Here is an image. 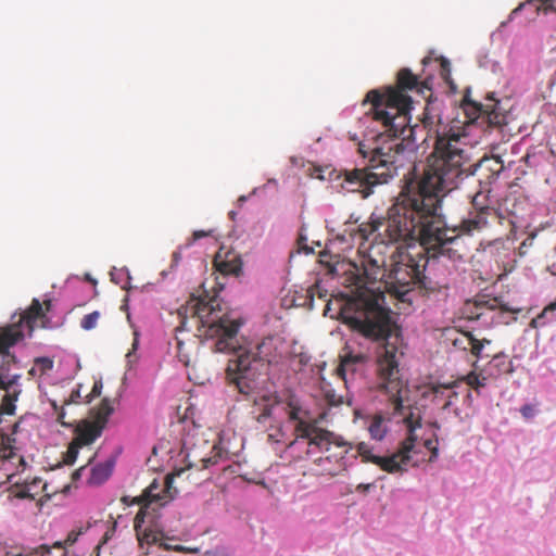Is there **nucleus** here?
Wrapping results in <instances>:
<instances>
[{
    "label": "nucleus",
    "instance_id": "nucleus-4",
    "mask_svg": "<svg viewBox=\"0 0 556 556\" xmlns=\"http://www.w3.org/2000/svg\"><path fill=\"white\" fill-rule=\"evenodd\" d=\"M382 299L383 294L379 293L367 301L346 302L339 312V318L353 331L379 343L377 366L380 388L389 395L394 413L402 414L404 396L408 390L399 368L400 334L391 311L379 303Z\"/></svg>",
    "mask_w": 556,
    "mask_h": 556
},
{
    "label": "nucleus",
    "instance_id": "nucleus-33",
    "mask_svg": "<svg viewBox=\"0 0 556 556\" xmlns=\"http://www.w3.org/2000/svg\"><path fill=\"white\" fill-rule=\"evenodd\" d=\"M51 405L58 415V417H56L58 422H60L63 427H66V428L72 427L73 424L65 420V417H66L65 406L66 405L63 404L61 406H58L55 401L51 402Z\"/></svg>",
    "mask_w": 556,
    "mask_h": 556
},
{
    "label": "nucleus",
    "instance_id": "nucleus-13",
    "mask_svg": "<svg viewBox=\"0 0 556 556\" xmlns=\"http://www.w3.org/2000/svg\"><path fill=\"white\" fill-rule=\"evenodd\" d=\"M185 469H179L170 475H167L164 479L163 488L161 489L160 483L156 480L143 491L142 495L138 498V503H144V506H148L151 503H160L164 505L174 498L176 490L174 493L172 492L173 480L176 476H180Z\"/></svg>",
    "mask_w": 556,
    "mask_h": 556
},
{
    "label": "nucleus",
    "instance_id": "nucleus-17",
    "mask_svg": "<svg viewBox=\"0 0 556 556\" xmlns=\"http://www.w3.org/2000/svg\"><path fill=\"white\" fill-rule=\"evenodd\" d=\"M213 264L216 271L224 276H239L242 270V261L240 256L232 251L219 250L214 257Z\"/></svg>",
    "mask_w": 556,
    "mask_h": 556
},
{
    "label": "nucleus",
    "instance_id": "nucleus-56",
    "mask_svg": "<svg viewBox=\"0 0 556 556\" xmlns=\"http://www.w3.org/2000/svg\"><path fill=\"white\" fill-rule=\"evenodd\" d=\"M29 374H30V375H34V374H35V368H31V369L29 370Z\"/></svg>",
    "mask_w": 556,
    "mask_h": 556
},
{
    "label": "nucleus",
    "instance_id": "nucleus-26",
    "mask_svg": "<svg viewBox=\"0 0 556 556\" xmlns=\"http://www.w3.org/2000/svg\"><path fill=\"white\" fill-rule=\"evenodd\" d=\"M488 378L489 376L478 374L473 370L467 374L466 376L462 377L460 381H464L471 389L479 392L481 388H484L486 386Z\"/></svg>",
    "mask_w": 556,
    "mask_h": 556
},
{
    "label": "nucleus",
    "instance_id": "nucleus-27",
    "mask_svg": "<svg viewBox=\"0 0 556 556\" xmlns=\"http://www.w3.org/2000/svg\"><path fill=\"white\" fill-rule=\"evenodd\" d=\"M363 361L362 355H353V354H345L341 358L340 366L338 367L337 371L339 376H341L345 380V372L346 371H354L355 364Z\"/></svg>",
    "mask_w": 556,
    "mask_h": 556
},
{
    "label": "nucleus",
    "instance_id": "nucleus-25",
    "mask_svg": "<svg viewBox=\"0 0 556 556\" xmlns=\"http://www.w3.org/2000/svg\"><path fill=\"white\" fill-rule=\"evenodd\" d=\"M113 471V464L110 462L98 464L91 468L89 483L99 485L106 481Z\"/></svg>",
    "mask_w": 556,
    "mask_h": 556
},
{
    "label": "nucleus",
    "instance_id": "nucleus-2",
    "mask_svg": "<svg viewBox=\"0 0 556 556\" xmlns=\"http://www.w3.org/2000/svg\"><path fill=\"white\" fill-rule=\"evenodd\" d=\"M425 89L430 90L427 83L420 81L417 75L404 67L397 72L395 86L367 92L362 102L363 106L369 105L365 115L381 124L388 137L401 138L402 141L392 140L370 149L361 143L358 152L368 161L363 167L345 169L341 174L343 188L350 192H358L366 199L374 193L375 187L389 182L397 175L399 168L405 162L403 141H415L414 132L417 127L409 125L413 101L406 92L416 90L424 93Z\"/></svg>",
    "mask_w": 556,
    "mask_h": 556
},
{
    "label": "nucleus",
    "instance_id": "nucleus-16",
    "mask_svg": "<svg viewBox=\"0 0 556 556\" xmlns=\"http://www.w3.org/2000/svg\"><path fill=\"white\" fill-rule=\"evenodd\" d=\"M388 275V269L384 268V262L369 257L363 262V274L356 277L355 285L362 288L367 283H374L378 280L384 283Z\"/></svg>",
    "mask_w": 556,
    "mask_h": 556
},
{
    "label": "nucleus",
    "instance_id": "nucleus-12",
    "mask_svg": "<svg viewBox=\"0 0 556 556\" xmlns=\"http://www.w3.org/2000/svg\"><path fill=\"white\" fill-rule=\"evenodd\" d=\"M146 517V507H141L139 511L137 513L135 519H134V528L136 531V535L139 542L140 547L143 546V544L151 545V544H159L160 547H162L165 551H176V552H185L187 548H185L181 545L170 546L163 542L164 533L159 530H154L152 528H142V525L144 522Z\"/></svg>",
    "mask_w": 556,
    "mask_h": 556
},
{
    "label": "nucleus",
    "instance_id": "nucleus-5",
    "mask_svg": "<svg viewBox=\"0 0 556 556\" xmlns=\"http://www.w3.org/2000/svg\"><path fill=\"white\" fill-rule=\"evenodd\" d=\"M377 223L387 222L386 217L370 216L368 223L361 225L350 224L338 238L346 243L358 242L362 245L371 236L375 240L382 244H391L399 242L414 241L418 244H408L407 247H397L396 252L391 256L390 268L384 280L386 290L393 294L402 302L412 303L414 301V289L421 269H426L429 257H438L442 255L437 249L426 248L417 236H409L397 240H388L387 237L381 235L382 227L379 226L370 232H363L365 226L376 225Z\"/></svg>",
    "mask_w": 556,
    "mask_h": 556
},
{
    "label": "nucleus",
    "instance_id": "nucleus-41",
    "mask_svg": "<svg viewBox=\"0 0 556 556\" xmlns=\"http://www.w3.org/2000/svg\"><path fill=\"white\" fill-rule=\"evenodd\" d=\"M315 293L318 294L319 298H325L326 296V293L327 291L323 292L319 285H314L312 288H309L308 290V295L311 299L314 298Z\"/></svg>",
    "mask_w": 556,
    "mask_h": 556
},
{
    "label": "nucleus",
    "instance_id": "nucleus-1",
    "mask_svg": "<svg viewBox=\"0 0 556 556\" xmlns=\"http://www.w3.org/2000/svg\"><path fill=\"white\" fill-rule=\"evenodd\" d=\"M462 138L455 131L437 135L417 187L402 191L389 207L387 222L378 223V227H382L381 235L388 240L409 237L419 225L426 241L439 242L438 237L429 235V229L438 232L443 228L442 199L473 175L471 156ZM376 228L374 224L361 231L367 233Z\"/></svg>",
    "mask_w": 556,
    "mask_h": 556
},
{
    "label": "nucleus",
    "instance_id": "nucleus-23",
    "mask_svg": "<svg viewBox=\"0 0 556 556\" xmlns=\"http://www.w3.org/2000/svg\"><path fill=\"white\" fill-rule=\"evenodd\" d=\"M77 540V534L75 532L68 533L66 540L62 542H55L52 546L49 545H40L37 549V553L40 556H65L66 555V546L73 545Z\"/></svg>",
    "mask_w": 556,
    "mask_h": 556
},
{
    "label": "nucleus",
    "instance_id": "nucleus-39",
    "mask_svg": "<svg viewBox=\"0 0 556 556\" xmlns=\"http://www.w3.org/2000/svg\"><path fill=\"white\" fill-rule=\"evenodd\" d=\"M135 338H134V342H132V349L131 351H129L127 354H126V358H127V362L129 364H131L132 362L136 361V350L138 349V344H139V338H138V333L135 332Z\"/></svg>",
    "mask_w": 556,
    "mask_h": 556
},
{
    "label": "nucleus",
    "instance_id": "nucleus-37",
    "mask_svg": "<svg viewBox=\"0 0 556 556\" xmlns=\"http://www.w3.org/2000/svg\"><path fill=\"white\" fill-rule=\"evenodd\" d=\"M36 364L40 366L41 372L49 371L53 368V361L49 357H39L36 359Z\"/></svg>",
    "mask_w": 556,
    "mask_h": 556
},
{
    "label": "nucleus",
    "instance_id": "nucleus-47",
    "mask_svg": "<svg viewBox=\"0 0 556 556\" xmlns=\"http://www.w3.org/2000/svg\"><path fill=\"white\" fill-rule=\"evenodd\" d=\"M270 415H271V408L266 406L263 409V412L260 414L258 420L261 421L262 419L268 418V417H270Z\"/></svg>",
    "mask_w": 556,
    "mask_h": 556
},
{
    "label": "nucleus",
    "instance_id": "nucleus-46",
    "mask_svg": "<svg viewBox=\"0 0 556 556\" xmlns=\"http://www.w3.org/2000/svg\"><path fill=\"white\" fill-rule=\"evenodd\" d=\"M424 445L429 451L432 450L433 446H438V438L435 437L434 440L433 439L426 440Z\"/></svg>",
    "mask_w": 556,
    "mask_h": 556
},
{
    "label": "nucleus",
    "instance_id": "nucleus-14",
    "mask_svg": "<svg viewBox=\"0 0 556 556\" xmlns=\"http://www.w3.org/2000/svg\"><path fill=\"white\" fill-rule=\"evenodd\" d=\"M473 175L479 173L480 185H491L504 170V162L501 156H484L478 163H472Z\"/></svg>",
    "mask_w": 556,
    "mask_h": 556
},
{
    "label": "nucleus",
    "instance_id": "nucleus-53",
    "mask_svg": "<svg viewBox=\"0 0 556 556\" xmlns=\"http://www.w3.org/2000/svg\"><path fill=\"white\" fill-rule=\"evenodd\" d=\"M428 122H429V117L427 116V114L425 113V116L422 118V123L425 124V126L428 125Z\"/></svg>",
    "mask_w": 556,
    "mask_h": 556
},
{
    "label": "nucleus",
    "instance_id": "nucleus-19",
    "mask_svg": "<svg viewBox=\"0 0 556 556\" xmlns=\"http://www.w3.org/2000/svg\"><path fill=\"white\" fill-rule=\"evenodd\" d=\"M103 429L92 422L90 419H83L76 424L74 429V441L81 447L92 444L101 437Z\"/></svg>",
    "mask_w": 556,
    "mask_h": 556
},
{
    "label": "nucleus",
    "instance_id": "nucleus-22",
    "mask_svg": "<svg viewBox=\"0 0 556 556\" xmlns=\"http://www.w3.org/2000/svg\"><path fill=\"white\" fill-rule=\"evenodd\" d=\"M113 412L114 407L111 400L104 397L96 408L90 410L88 419L104 430Z\"/></svg>",
    "mask_w": 556,
    "mask_h": 556
},
{
    "label": "nucleus",
    "instance_id": "nucleus-35",
    "mask_svg": "<svg viewBox=\"0 0 556 556\" xmlns=\"http://www.w3.org/2000/svg\"><path fill=\"white\" fill-rule=\"evenodd\" d=\"M80 388H81V384H78L77 388L72 391L70 397L64 401V405L80 403V399H81Z\"/></svg>",
    "mask_w": 556,
    "mask_h": 556
},
{
    "label": "nucleus",
    "instance_id": "nucleus-8",
    "mask_svg": "<svg viewBox=\"0 0 556 556\" xmlns=\"http://www.w3.org/2000/svg\"><path fill=\"white\" fill-rule=\"evenodd\" d=\"M51 306V300H45L41 303L35 298L29 307L18 317L17 314H13L11 323L0 327V355H13L10 348L22 341L25 336L31 337L38 321L41 323V327H46L45 320Z\"/></svg>",
    "mask_w": 556,
    "mask_h": 556
},
{
    "label": "nucleus",
    "instance_id": "nucleus-51",
    "mask_svg": "<svg viewBox=\"0 0 556 556\" xmlns=\"http://www.w3.org/2000/svg\"><path fill=\"white\" fill-rule=\"evenodd\" d=\"M85 469V467H80L79 469H77L74 473H73V479L76 480L79 478L80 476V472Z\"/></svg>",
    "mask_w": 556,
    "mask_h": 556
},
{
    "label": "nucleus",
    "instance_id": "nucleus-31",
    "mask_svg": "<svg viewBox=\"0 0 556 556\" xmlns=\"http://www.w3.org/2000/svg\"><path fill=\"white\" fill-rule=\"evenodd\" d=\"M213 455L210 457L202 458L201 462V469H206L212 465L217 464L218 459L222 457V448L214 445L212 450Z\"/></svg>",
    "mask_w": 556,
    "mask_h": 556
},
{
    "label": "nucleus",
    "instance_id": "nucleus-7",
    "mask_svg": "<svg viewBox=\"0 0 556 556\" xmlns=\"http://www.w3.org/2000/svg\"><path fill=\"white\" fill-rule=\"evenodd\" d=\"M491 216H495V210L493 207H483L482 211H472L467 218H464L458 226L453 228L447 227L442 218V229L438 232L429 229V235L438 237V239H440L438 240L439 242L426 241L427 238H424L419 225H416V229L412 231V236H417L426 248L437 249L442 255H446L451 260H458L462 255L454 247L459 244L460 237L463 235L472 236L476 232H481L489 226V217Z\"/></svg>",
    "mask_w": 556,
    "mask_h": 556
},
{
    "label": "nucleus",
    "instance_id": "nucleus-43",
    "mask_svg": "<svg viewBox=\"0 0 556 556\" xmlns=\"http://www.w3.org/2000/svg\"><path fill=\"white\" fill-rule=\"evenodd\" d=\"M457 382L448 383V384H435L432 387V391L434 394H439L443 389H452L456 386Z\"/></svg>",
    "mask_w": 556,
    "mask_h": 556
},
{
    "label": "nucleus",
    "instance_id": "nucleus-34",
    "mask_svg": "<svg viewBox=\"0 0 556 556\" xmlns=\"http://www.w3.org/2000/svg\"><path fill=\"white\" fill-rule=\"evenodd\" d=\"M325 400L330 406H340L343 403V397L336 394L334 390H326Z\"/></svg>",
    "mask_w": 556,
    "mask_h": 556
},
{
    "label": "nucleus",
    "instance_id": "nucleus-38",
    "mask_svg": "<svg viewBox=\"0 0 556 556\" xmlns=\"http://www.w3.org/2000/svg\"><path fill=\"white\" fill-rule=\"evenodd\" d=\"M440 65H441V75L442 77L447 80L450 73H451V63L447 59L441 56L439 59Z\"/></svg>",
    "mask_w": 556,
    "mask_h": 556
},
{
    "label": "nucleus",
    "instance_id": "nucleus-52",
    "mask_svg": "<svg viewBox=\"0 0 556 556\" xmlns=\"http://www.w3.org/2000/svg\"><path fill=\"white\" fill-rule=\"evenodd\" d=\"M430 61H431V58L430 56H426V58L422 59V64L427 65Z\"/></svg>",
    "mask_w": 556,
    "mask_h": 556
},
{
    "label": "nucleus",
    "instance_id": "nucleus-49",
    "mask_svg": "<svg viewBox=\"0 0 556 556\" xmlns=\"http://www.w3.org/2000/svg\"><path fill=\"white\" fill-rule=\"evenodd\" d=\"M430 458H429V462H434L438 456H439V447L438 446H433L432 450H430Z\"/></svg>",
    "mask_w": 556,
    "mask_h": 556
},
{
    "label": "nucleus",
    "instance_id": "nucleus-55",
    "mask_svg": "<svg viewBox=\"0 0 556 556\" xmlns=\"http://www.w3.org/2000/svg\"><path fill=\"white\" fill-rule=\"evenodd\" d=\"M18 462H20L21 464H24V458H23L22 456H18Z\"/></svg>",
    "mask_w": 556,
    "mask_h": 556
},
{
    "label": "nucleus",
    "instance_id": "nucleus-28",
    "mask_svg": "<svg viewBox=\"0 0 556 556\" xmlns=\"http://www.w3.org/2000/svg\"><path fill=\"white\" fill-rule=\"evenodd\" d=\"M79 448H81V446L74 440H72L63 457V460L66 465H73L75 463L78 456Z\"/></svg>",
    "mask_w": 556,
    "mask_h": 556
},
{
    "label": "nucleus",
    "instance_id": "nucleus-36",
    "mask_svg": "<svg viewBox=\"0 0 556 556\" xmlns=\"http://www.w3.org/2000/svg\"><path fill=\"white\" fill-rule=\"evenodd\" d=\"M101 391H102V382L99 380V381H96L92 389H91V392L86 396V400H85V403H90L94 397H98L100 396L101 394Z\"/></svg>",
    "mask_w": 556,
    "mask_h": 556
},
{
    "label": "nucleus",
    "instance_id": "nucleus-11",
    "mask_svg": "<svg viewBox=\"0 0 556 556\" xmlns=\"http://www.w3.org/2000/svg\"><path fill=\"white\" fill-rule=\"evenodd\" d=\"M489 103L483 104L480 102L471 101L466 96L463 101V109L470 121L476 122L481 119L482 124L489 127H502L507 124L506 113L501 110L500 102L493 98H489Z\"/></svg>",
    "mask_w": 556,
    "mask_h": 556
},
{
    "label": "nucleus",
    "instance_id": "nucleus-40",
    "mask_svg": "<svg viewBox=\"0 0 556 556\" xmlns=\"http://www.w3.org/2000/svg\"><path fill=\"white\" fill-rule=\"evenodd\" d=\"M520 413L526 419H531L535 414V409L532 405L526 404L521 406Z\"/></svg>",
    "mask_w": 556,
    "mask_h": 556
},
{
    "label": "nucleus",
    "instance_id": "nucleus-54",
    "mask_svg": "<svg viewBox=\"0 0 556 556\" xmlns=\"http://www.w3.org/2000/svg\"><path fill=\"white\" fill-rule=\"evenodd\" d=\"M205 555H207V556H217V554L214 553V552H206Z\"/></svg>",
    "mask_w": 556,
    "mask_h": 556
},
{
    "label": "nucleus",
    "instance_id": "nucleus-3",
    "mask_svg": "<svg viewBox=\"0 0 556 556\" xmlns=\"http://www.w3.org/2000/svg\"><path fill=\"white\" fill-rule=\"evenodd\" d=\"M178 316L180 326L177 329L190 331L194 327L195 337L215 340V352L232 354L225 370L226 382L245 396L258 389L260 378L267 367L282 357L283 343L276 337L264 338L253 349L241 346L238 332L242 324L223 312L216 291L212 295L206 291L200 295L191 294L178 309Z\"/></svg>",
    "mask_w": 556,
    "mask_h": 556
},
{
    "label": "nucleus",
    "instance_id": "nucleus-29",
    "mask_svg": "<svg viewBox=\"0 0 556 556\" xmlns=\"http://www.w3.org/2000/svg\"><path fill=\"white\" fill-rule=\"evenodd\" d=\"M555 309L556 302L548 304L536 317L531 319L530 327L533 329L543 327L545 325V320H543V315H547V313L554 312Z\"/></svg>",
    "mask_w": 556,
    "mask_h": 556
},
{
    "label": "nucleus",
    "instance_id": "nucleus-57",
    "mask_svg": "<svg viewBox=\"0 0 556 556\" xmlns=\"http://www.w3.org/2000/svg\"><path fill=\"white\" fill-rule=\"evenodd\" d=\"M331 457H332V455H330V454H329V455H327V456H326V459L328 460V459H330Z\"/></svg>",
    "mask_w": 556,
    "mask_h": 556
},
{
    "label": "nucleus",
    "instance_id": "nucleus-48",
    "mask_svg": "<svg viewBox=\"0 0 556 556\" xmlns=\"http://www.w3.org/2000/svg\"><path fill=\"white\" fill-rule=\"evenodd\" d=\"M371 488H372L371 483H367V484L361 483L356 486V491L365 493V492H368Z\"/></svg>",
    "mask_w": 556,
    "mask_h": 556
},
{
    "label": "nucleus",
    "instance_id": "nucleus-20",
    "mask_svg": "<svg viewBox=\"0 0 556 556\" xmlns=\"http://www.w3.org/2000/svg\"><path fill=\"white\" fill-rule=\"evenodd\" d=\"M488 376L498 378L502 375H509L514 371L513 362L504 353H497L492 356L486 368Z\"/></svg>",
    "mask_w": 556,
    "mask_h": 556
},
{
    "label": "nucleus",
    "instance_id": "nucleus-44",
    "mask_svg": "<svg viewBox=\"0 0 556 556\" xmlns=\"http://www.w3.org/2000/svg\"><path fill=\"white\" fill-rule=\"evenodd\" d=\"M304 240L305 239L302 238V237L299 239V248H300V250L303 251L305 254L313 253L314 252L313 249L308 248L305 243H303Z\"/></svg>",
    "mask_w": 556,
    "mask_h": 556
},
{
    "label": "nucleus",
    "instance_id": "nucleus-30",
    "mask_svg": "<svg viewBox=\"0 0 556 556\" xmlns=\"http://www.w3.org/2000/svg\"><path fill=\"white\" fill-rule=\"evenodd\" d=\"M99 318H100V313L98 311L87 314L83 317V319L80 321V327L84 330H91V329L96 328Z\"/></svg>",
    "mask_w": 556,
    "mask_h": 556
},
{
    "label": "nucleus",
    "instance_id": "nucleus-6",
    "mask_svg": "<svg viewBox=\"0 0 556 556\" xmlns=\"http://www.w3.org/2000/svg\"><path fill=\"white\" fill-rule=\"evenodd\" d=\"M288 420L295 422L294 433L296 439H305L309 446H316L320 452H329L333 445L339 450L333 454L337 459H343L348 453L344 442H334L333 433L317 427V420L312 416L302 400L293 393H288L280 400Z\"/></svg>",
    "mask_w": 556,
    "mask_h": 556
},
{
    "label": "nucleus",
    "instance_id": "nucleus-15",
    "mask_svg": "<svg viewBox=\"0 0 556 556\" xmlns=\"http://www.w3.org/2000/svg\"><path fill=\"white\" fill-rule=\"evenodd\" d=\"M426 269H421V273L418 276L414 295L419 294L421 296L427 298H437L440 295L445 296L447 294L448 283L445 279L435 280L431 276L426 275L424 271Z\"/></svg>",
    "mask_w": 556,
    "mask_h": 556
},
{
    "label": "nucleus",
    "instance_id": "nucleus-10",
    "mask_svg": "<svg viewBox=\"0 0 556 556\" xmlns=\"http://www.w3.org/2000/svg\"><path fill=\"white\" fill-rule=\"evenodd\" d=\"M520 311V308L504 303L501 298L485 294H479L475 299L466 301L463 307V314L467 319L479 320L490 315L493 325H510L516 321V314Z\"/></svg>",
    "mask_w": 556,
    "mask_h": 556
},
{
    "label": "nucleus",
    "instance_id": "nucleus-45",
    "mask_svg": "<svg viewBox=\"0 0 556 556\" xmlns=\"http://www.w3.org/2000/svg\"><path fill=\"white\" fill-rule=\"evenodd\" d=\"M178 357L185 365L189 364V358L182 353V343L180 341H178Z\"/></svg>",
    "mask_w": 556,
    "mask_h": 556
},
{
    "label": "nucleus",
    "instance_id": "nucleus-21",
    "mask_svg": "<svg viewBox=\"0 0 556 556\" xmlns=\"http://www.w3.org/2000/svg\"><path fill=\"white\" fill-rule=\"evenodd\" d=\"M528 7H534L535 14L543 13L547 15L556 13V0H527L510 12L508 20L513 21L522 9Z\"/></svg>",
    "mask_w": 556,
    "mask_h": 556
},
{
    "label": "nucleus",
    "instance_id": "nucleus-42",
    "mask_svg": "<svg viewBox=\"0 0 556 556\" xmlns=\"http://www.w3.org/2000/svg\"><path fill=\"white\" fill-rule=\"evenodd\" d=\"M211 232L212 231H204V230H197L192 233V239H191V242L188 243V245H190L192 242L201 239V238H204V237H208L211 236Z\"/></svg>",
    "mask_w": 556,
    "mask_h": 556
},
{
    "label": "nucleus",
    "instance_id": "nucleus-32",
    "mask_svg": "<svg viewBox=\"0 0 556 556\" xmlns=\"http://www.w3.org/2000/svg\"><path fill=\"white\" fill-rule=\"evenodd\" d=\"M473 211H482L483 207H491L488 204V194L484 191L477 192L472 198Z\"/></svg>",
    "mask_w": 556,
    "mask_h": 556
},
{
    "label": "nucleus",
    "instance_id": "nucleus-9",
    "mask_svg": "<svg viewBox=\"0 0 556 556\" xmlns=\"http://www.w3.org/2000/svg\"><path fill=\"white\" fill-rule=\"evenodd\" d=\"M404 422L407 427L408 435L404 441H402L396 452L390 456H377L371 453L370 447L365 442H361L357 445V453L362 457L363 462L372 463L389 473L405 471L406 466L410 460V453L413 452L417 441L415 430L421 427V422L420 417L418 416L415 419L413 413L404 418Z\"/></svg>",
    "mask_w": 556,
    "mask_h": 556
},
{
    "label": "nucleus",
    "instance_id": "nucleus-50",
    "mask_svg": "<svg viewBox=\"0 0 556 556\" xmlns=\"http://www.w3.org/2000/svg\"><path fill=\"white\" fill-rule=\"evenodd\" d=\"M180 260V252L179 251H175L173 253V261L177 264Z\"/></svg>",
    "mask_w": 556,
    "mask_h": 556
},
{
    "label": "nucleus",
    "instance_id": "nucleus-18",
    "mask_svg": "<svg viewBox=\"0 0 556 556\" xmlns=\"http://www.w3.org/2000/svg\"><path fill=\"white\" fill-rule=\"evenodd\" d=\"M491 341L486 339H477L471 332H460L458 337L453 339V345L464 351H470L477 358L489 357L490 353H483L485 345H490Z\"/></svg>",
    "mask_w": 556,
    "mask_h": 556
},
{
    "label": "nucleus",
    "instance_id": "nucleus-24",
    "mask_svg": "<svg viewBox=\"0 0 556 556\" xmlns=\"http://www.w3.org/2000/svg\"><path fill=\"white\" fill-rule=\"evenodd\" d=\"M388 419L381 414H375L368 418L367 430L370 438L377 441L384 439L388 432Z\"/></svg>",
    "mask_w": 556,
    "mask_h": 556
}]
</instances>
